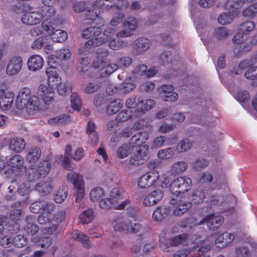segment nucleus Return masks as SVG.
<instances>
[{
  "instance_id": "f257e3e1",
  "label": "nucleus",
  "mask_w": 257,
  "mask_h": 257,
  "mask_svg": "<svg viewBox=\"0 0 257 257\" xmlns=\"http://www.w3.org/2000/svg\"><path fill=\"white\" fill-rule=\"evenodd\" d=\"M112 225L115 231L126 233H137L143 230V227L140 223L132 222L122 217L115 219Z\"/></svg>"
},
{
  "instance_id": "f03ea898",
  "label": "nucleus",
  "mask_w": 257,
  "mask_h": 257,
  "mask_svg": "<svg viewBox=\"0 0 257 257\" xmlns=\"http://www.w3.org/2000/svg\"><path fill=\"white\" fill-rule=\"evenodd\" d=\"M192 186L191 180L187 177H180L175 179L171 185V196L178 195L183 199L188 198V191Z\"/></svg>"
},
{
  "instance_id": "7ed1b4c3",
  "label": "nucleus",
  "mask_w": 257,
  "mask_h": 257,
  "mask_svg": "<svg viewBox=\"0 0 257 257\" xmlns=\"http://www.w3.org/2000/svg\"><path fill=\"white\" fill-rule=\"evenodd\" d=\"M24 164V160L21 156H13L8 161L7 170L5 171V174L8 177H16L26 170V168Z\"/></svg>"
},
{
  "instance_id": "20e7f679",
  "label": "nucleus",
  "mask_w": 257,
  "mask_h": 257,
  "mask_svg": "<svg viewBox=\"0 0 257 257\" xmlns=\"http://www.w3.org/2000/svg\"><path fill=\"white\" fill-rule=\"evenodd\" d=\"M67 180L72 183L75 188V201L77 203L82 202L84 197V184L82 176L74 172H70L67 176Z\"/></svg>"
},
{
  "instance_id": "39448f33",
  "label": "nucleus",
  "mask_w": 257,
  "mask_h": 257,
  "mask_svg": "<svg viewBox=\"0 0 257 257\" xmlns=\"http://www.w3.org/2000/svg\"><path fill=\"white\" fill-rule=\"evenodd\" d=\"M169 203L174 206L173 213L175 216H181L187 212L192 207V203L178 195L171 196Z\"/></svg>"
},
{
  "instance_id": "423d86ee",
  "label": "nucleus",
  "mask_w": 257,
  "mask_h": 257,
  "mask_svg": "<svg viewBox=\"0 0 257 257\" xmlns=\"http://www.w3.org/2000/svg\"><path fill=\"white\" fill-rule=\"evenodd\" d=\"M149 153V146L145 145L135 147V151L130 159V164L139 166L143 164L147 160Z\"/></svg>"
},
{
  "instance_id": "0eeeda50",
  "label": "nucleus",
  "mask_w": 257,
  "mask_h": 257,
  "mask_svg": "<svg viewBox=\"0 0 257 257\" xmlns=\"http://www.w3.org/2000/svg\"><path fill=\"white\" fill-rule=\"evenodd\" d=\"M23 61L21 56L15 55L10 57L8 60L6 68V74L13 76L19 74L23 67Z\"/></svg>"
},
{
  "instance_id": "6e6552de",
  "label": "nucleus",
  "mask_w": 257,
  "mask_h": 257,
  "mask_svg": "<svg viewBox=\"0 0 257 257\" xmlns=\"http://www.w3.org/2000/svg\"><path fill=\"white\" fill-rule=\"evenodd\" d=\"M115 34V30L113 28L107 27L103 31V35L104 37L94 38L86 42V46H93L97 47L101 46L106 42H108L113 38Z\"/></svg>"
},
{
  "instance_id": "1a4fd4ad",
  "label": "nucleus",
  "mask_w": 257,
  "mask_h": 257,
  "mask_svg": "<svg viewBox=\"0 0 257 257\" xmlns=\"http://www.w3.org/2000/svg\"><path fill=\"white\" fill-rule=\"evenodd\" d=\"M159 178V174L158 171H150L140 178L138 181V186L140 188H148L153 186Z\"/></svg>"
},
{
  "instance_id": "9d476101",
  "label": "nucleus",
  "mask_w": 257,
  "mask_h": 257,
  "mask_svg": "<svg viewBox=\"0 0 257 257\" xmlns=\"http://www.w3.org/2000/svg\"><path fill=\"white\" fill-rule=\"evenodd\" d=\"M37 94L46 105H50L54 101L55 92L54 89L44 84H40L38 86Z\"/></svg>"
},
{
  "instance_id": "9b49d317",
  "label": "nucleus",
  "mask_w": 257,
  "mask_h": 257,
  "mask_svg": "<svg viewBox=\"0 0 257 257\" xmlns=\"http://www.w3.org/2000/svg\"><path fill=\"white\" fill-rule=\"evenodd\" d=\"M138 104L139 107L134 111V115L136 117L142 116L146 112L154 107L156 102L152 99L143 100L141 97H138Z\"/></svg>"
},
{
  "instance_id": "f8f14e48",
  "label": "nucleus",
  "mask_w": 257,
  "mask_h": 257,
  "mask_svg": "<svg viewBox=\"0 0 257 257\" xmlns=\"http://www.w3.org/2000/svg\"><path fill=\"white\" fill-rule=\"evenodd\" d=\"M46 75L47 77V83L49 87L54 89L61 84V78L59 76L55 67H48L46 70Z\"/></svg>"
},
{
  "instance_id": "ddd939ff",
  "label": "nucleus",
  "mask_w": 257,
  "mask_h": 257,
  "mask_svg": "<svg viewBox=\"0 0 257 257\" xmlns=\"http://www.w3.org/2000/svg\"><path fill=\"white\" fill-rule=\"evenodd\" d=\"M224 218L222 216L211 214L204 218L199 222V224L206 222L209 229L214 231L217 230L222 224Z\"/></svg>"
},
{
  "instance_id": "4468645a",
  "label": "nucleus",
  "mask_w": 257,
  "mask_h": 257,
  "mask_svg": "<svg viewBox=\"0 0 257 257\" xmlns=\"http://www.w3.org/2000/svg\"><path fill=\"white\" fill-rule=\"evenodd\" d=\"M150 46V40L144 38H139L134 41L132 44L133 51L137 55L144 54L149 49Z\"/></svg>"
},
{
  "instance_id": "2eb2a0df",
  "label": "nucleus",
  "mask_w": 257,
  "mask_h": 257,
  "mask_svg": "<svg viewBox=\"0 0 257 257\" xmlns=\"http://www.w3.org/2000/svg\"><path fill=\"white\" fill-rule=\"evenodd\" d=\"M33 95L30 88L24 87L21 89L17 95L16 102V107L20 110L24 109L25 103L32 98Z\"/></svg>"
},
{
  "instance_id": "dca6fc26",
  "label": "nucleus",
  "mask_w": 257,
  "mask_h": 257,
  "mask_svg": "<svg viewBox=\"0 0 257 257\" xmlns=\"http://www.w3.org/2000/svg\"><path fill=\"white\" fill-rule=\"evenodd\" d=\"M44 17V15L39 12H29L23 15L21 20L25 25H34L41 22Z\"/></svg>"
},
{
  "instance_id": "f3484780",
  "label": "nucleus",
  "mask_w": 257,
  "mask_h": 257,
  "mask_svg": "<svg viewBox=\"0 0 257 257\" xmlns=\"http://www.w3.org/2000/svg\"><path fill=\"white\" fill-rule=\"evenodd\" d=\"M55 208V205L54 203L45 200L37 201L31 204L30 209L31 212L35 213H38L41 210H47L49 211H53Z\"/></svg>"
},
{
  "instance_id": "a211bd4d",
  "label": "nucleus",
  "mask_w": 257,
  "mask_h": 257,
  "mask_svg": "<svg viewBox=\"0 0 257 257\" xmlns=\"http://www.w3.org/2000/svg\"><path fill=\"white\" fill-rule=\"evenodd\" d=\"M109 52L107 50H98L96 52L91 66L94 69L102 68L108 62L106 58Z\"/></svg>"
},
{
  "instance_id": "6ab92c4d",
  "label": "nucleus",
  "mask_w": 257,
  "mask_h": 257,
  "mask_svg": "<svg viewBox=\"0 0 257 257\" xmlns=\"http://www.w3.org/2000/svg\"><path fill=\"white\" fill-rule=\"evenodd\" d=\"M173 86L169 84L163 85L158 88L159 93L166 101H174L178 98L177 93L173 92Z\"/></svg>"
},
{
  "instance_id": "aec40b11",
  "label": "nucleus",
  "mask_w": 257,
  "mask_h": 257,
  "mask_svg": "<svg viewBox=\"0 0 257 257\" xmlns=\"http://www.w3.org/2000/svg\"><path fill=\"white\" fill-rule=\"evenodd\" d=\"M164 196L162 190L158 189L154 190L145 196L143 204L146 206H150L157 204L161 201Z\"/></svg>"
},
{
  "instance_id": "412c9836",
  "label": "nucleus",
  "mask_w": 257,
  "mask_h": 257,
  "mask_svg": "<svg viewBox=\"0 0 257 257\" xmlns=\"http://www.w3.org/2000/svg\"><path fill=\"white\" fill-rule=\"evenodd\" d=\"M44 64L43 57L38 54L31 55L28 59L27 66L28 69L32 72L40 70Z\"/></svg>"
},
{
  "instance_id": "4be33fe9",
  "label": "nucleus",
  "mask_w": 257,
  "mask_h": 257,
  "mask_svg": "<svg viewBox=\"0 0 257 257\" xmlns=\"http://www.w3.org/2000/svg\"><path fill=\"white\" fill-rule=\"evenodd\" d=\"M235 233L225 232L218 236L215 243L217 247L223 248L232 242L235 237Z\"/></svg>"
},
{
  "instance_id": "5701e85b",
  "label": "nucleus",
  "mask_w": 257,
  "mask_h": 257,
  "mask_svg": "<svg viewBox=\"0 0 257 257\" xmlns=\"http://www.w3.org/2000/svg\"><path fill=\"white\" fill-rule=\"evenodd\" d=\"M40 101L38 96L33 95L25 103L26 112L29 114H34L39 110Z\"/></svg>"
},
{
  "instance_id": "b1692460",
  "label": "nucleus",
  "mask_w": 257,
  "mask_h": 257,
  "mask_svg": "<svg viewBox=\"0 0 257 257\" xmlns=\"http://www.w3.org/2000/svg\"><path fill=\"white\" fill-rule=\"evenodd\" d=\"M187 238V235L185 233H183L181 234H179L175 237L170 238L168 239V246L166 245L164 243H162L161 244V246L165 251H167L168 248L171 246H178L179 245L181 244L183 242L185 241ZM169 251V250H168Z\"/></svg>"
},
{
  "instance_id": "393cba45",
  "label": "nucleus",
  "mask_w": 257,
  "mask_h": 257,
  "mask_svg": "<svg viewBox=\"0 0 257 257\" xmlns=\"http://www.w3.org/2000/svg\"><path fill=\"white\" fill-rule=\"evenodd\" d=\"M95 129V124L92 121H89L86 127V133L88 136V141L92 146H95L98 143V138Z\"/></svg>"
},
{
  "instance_id": "a878e982",
  "label": "nucleus",
  "mask_w": 257,
  "mask_h": 257,
  "mask_svg": "<svg viewBox=\"0 0 257 257\" xmlns=\"http://www.w3.org/2000/svg\"><path fill=\"white\" fill-rule=\"evenodd\" d=\"M170 212V209L165 206L157 207L152 214V218L156 221H161L166 218Z\"/></svg>"
},
{
  "instance_id": "bb28decb",
  "label": "nucleus",
  "mask_w": 257,
  "mask_h": 257,
  "mask_svg": "<svg viewBox=\"0 0 257 257\" xmlns=\"http://www.w3.org/2000/svg\"><path fill=\"white\" fill-rule=\"evenodd\" d=\"M26 147V143L24 139L14 138L10 141L9 148L17 153L22 152Z\"/></svg>"
},
{
  "instance_id": "cd10ccee",
  "label": "nucleus",
  "mask_w": 257,
  "mask_h": 257,
  "mask_svg": "<svg viewBox=\"0 0 257 257\" xmlns=\"http://www.w3.org/2000/svg\"><path fill=\"white\" fill-rule=\"evenodd\" d=\"M41 151L38 147H33L27 151L26 160L30 163L36 162L40 157Z\"/></svg>"
},
{
  "instance_id": "c85d7f7f",
  "label": "nucleus",
  "mask_w": 257,
  "mask_h": 257,
  "mask_svg": "<svg viewBox=\"0 0 257 257\" xmlns=\"http://www.w3.org/2000/svg\"><path fill=\"white\" fill-rule=\"evenodd\" d=\"M54 185L52 182H40L36 186V189L42 195L50 193L53 190Z\"/></svg>"
},
{
  "instance_id": "c756f323",
  "label": "nucleus",
  "mask_w": 257,
  "mask_h": 257,
  "mask_svg": "<svg viewBox=\"0 0 257 257\" xmlns=\"http://www.w3.org/2000/svg\"><path fill=\"white\" fill-rule=\"evenodd\" d=\"M109 198L112 206H113L124 199L123 192L119 188H113L110 192Z\"/></svg>"
},
{
  "instance_id": "7c9ffc66",
  "label": "nucleus",
  "mask_w": 257,
  "mask_h": 257,
  "mask_svg": "<svg viewBox=\"0 0 257 257\" xmlns=\"http://www.w3.org/2000/svg\"><path fill=\"white\" fill-rule=\"evenodd\" d=\"M135 145L131 141L126 144L120 147L117 150V156L119 158H124L132 151L133 148H135Z\"/></svg>"
},
{
  "instance_id": "2f4dec72",
  "label": "nucleus",
  "mask_w": 257,
  "mask_h": 257,
  "mask_svg": "<svg viewBox=\"0 0 257 257\" xmlns=\"http://www.w3.org/2000/svg\"><path fill=\"white\" fill-rule=\"evenodd\" d=\"M123 102L121 99H116L109 102L106 107V112L108 114L117 113L122 107Z\"/></svg>"
},
{
  "instance_id": "473e14b6",
  "label": "nucleus",
  "mask_w": 257,
  "mask_h": 257,
  "mask_svg": "<svg viewBox=\"0 0 257 257\" xmlns=\"http://www.w3.org/2000/svg\"><path fill=\"white\" fill-rule=\"evenodd\" d=\"M12 93L9 92L5 96L3 93L0 96V107L3 110L10 109L13 101Z\"/></svg>"
},
{
  "instance_id": "72a5a7b5",
  "label": "nucleus",
  "mask_w": 257,
  "mask_h": 257,
  "mask_svg": "<svg viewBox=\"0 0 257 257\" xmlns=\"http://www.w3.org/2000/svg\"><path fill=\"white\" fill-rule=\"evenodd\" d=\"M24 229L28 234H36L38 230V226L34 223V219L31 216H27L25 219Z\"/></svg>"
},
{
  "instance_id": "f704fd0d",
  "label": "nucleus",
  "mask_w": 257,
  "mask_h": 257,
  "mask_svg": "<svg viewBox=\"0 0 257 257\" xmlns=\"http://www.w3.org/2000/svg\"><path fill=\"white\" fill-rule=\"evenodd\" d=\"M71 237L74 240L80 242L84 247H88L90 245V241L88 237L83 232L75 230L71 234Z\"/></svg>"
},
{
  "instance_id": "c9c22d12",
  "label": "nucleus",
  "mask_w": 257,
  "mask_h": 257,
  "mask_svg": "<svg viewBox=\"0 0 257 257\" xmlns=\"http://www.w3.org/2000/svg\"><path fill=\"white\" fill-rule=\"evenodd\" d=\"M56 27L55 21L52 20H45L42 23V29L50 36L57 29Z\"/></svg>"
},
{
  "instance_id": "e433bc0d",
  "label": "nucleus",
  "mask_w": 257,
  "mask_h": 257,
  "mask_svg": "<svg viewBox=\"0 0 257 257\" xmlns=\"http://www.w3.org/2000/svg\"><path fill=\"white\" fill-rule=\"evenodd\" d=\"M229 33L224 27H218L214 30L213 36L211 40L212 41L225 39L229 36Z\"/></svg>"
},
{
  "instance_id": "4c0bfd02",
  "label": "nucleus",
  "mask_w": 257,
  "mask_h": 257,
  "mask_svg": "<svg viewBox=\"0 0 257 257\" xmlns=\"http://www.w3.org/2000/svg\"><path fill=\"white\" fill-rule=\"evenodd\" d=\"M51 168V163L48 160H44L39 163L37 169L41 177H45L49 173Z\"/></svg>"
},
{
  "instance_id": "58836bf2",
  "label": "nucleus",
  "mask_w": 257,
  "mask_h": 257,
  "mask_svg": "<svg viewBox=\"0 0 257 257\" xmlns=\"http://www.w3.org/2000/svg\"><path fill=\"white\" fill-rule=\"evenodd\" d=\"M90 60L86 56L80 57L77 62L76 68L78 71L85 72L89 68Z\"/></svg>"
},
{
  "instance_id": "ea45409f",
  "label": "nucleus",
  "mask_w": 257,
  "mask_h": 257,
  "mask_svg": "<svg viewBox=\"0 0 257 257\" xmlns=\"http://www.w3.org/2000/svg\"><path fill=\"white\" fill-rule=\"evenodd\" d=\"M59 1L60 0H42L43 4L49 8L45 14L46 17H51L55 15L56 10L54 7L58 4Z\"/></svg>"
},
{
  "instance_id": "a19ab883",
  "label": "nucleus",
  "mask_w": 257,
  "mask_h": 257,
  "mask_svg": "<svg viewBox=\"0 0 257 257\" xmlns=\"http://www.w3.org/2000/svg\"><path fill=\"white\" fill-rule=\"evenodd\" d=\"M50 37L53 41L55 42L62 43L68 38L67 33L62 30L57 29Z\"/></svg>"
},
{
  "instance_id": "79ce46f5",
  "label": "nucleus",
  "mask_w": 257,
  "mask_h": 257,
  "mask_svg": "<svg viewBox=\"0 0 257 257\" xmlns=\"http://www.w3.org/2000/svg\"><path fill=\"white\" fill-rule=\"evenodd\" d=\"M101 12L98 6H95V2L94 3L92 8L88 10L85 14L86 19L90 20H95L97 18L99 19Z\"/></svg>"
},
{
  "instance_id": "37998d69",
  "label": "nucleus",
  "mask_w": 257,
  "mask_h": 257,
  "mask_svg": "<svg viewBox=\"0 0 257 257\" xmlns=\"http://www.w3.org/2000/svg\"><path fill=\"white\" fill-rule=\"evenodd\" d=\"M150 137L149 133L146 131L140 132L137 134L133 136L131 141L134 144H144L149 139Z\"/></svg>"
},
{
  "instance_id": "c03bdc74",
  "label": "nucleus",
  "mask_w": 257,
  "mask_h": 257,
  "mask_svg": "<svg viewBox=\"0 0 257 257\" xmlns=\"http://www.w3.org/2000/svg\"><path fill=\"white\" fill-rule=\"evenodd\" d=\"M188 168V164L184 161L174 163L171 167V171L174 174H180L185 171Z\"/></svg>"
},
{
  "instance_id": "a18cd8bd",
  "label": "nucleus",
  "mask_w": 257,
  "mask_h": 257,
  "mask_svg": "<svg viewBox=\"0 0 257 257\" xmlns=\"http://www.w3.org/2000/svg\"><path fill=\"white\" fill-rule=\"evenodd\" d=\"M175 149L170 147L160 150L157 154L158 157L161 160H166L172 158L175 154Z\"/></svg>"
},
{
  "instance_id": "49530a36",
  "label": "nucleus",
  "mask_w": 257,
  "mask_h": 257,
  "mask_svg": "<svg viewBox=\"0 0 257 257\" xmlns=\"http://www.w3.org/2000/svg\"><path fill=\"white\" fill-rule=\"evenodd\" d=\"M108 47L112 50H119L124 47L126 45L125 42L119 39H116L114 37L110 39L108 42Z\"/></svg>"
},
{
  "instance_id": "de8ad7c7",
  "label": "nucleus",
  "mask_w": 257,
  "mask_h": 257,
  "mask_svg": "<svg viewBox=\"0 0 257 257\" xmlns=\"http://www.w3.org/2000/svg\"><path fill=\"white\" fill-rule=\"evenodd\" d=\"M70 103L72 108L77 112L79 111L81 107V100L78 94L75 92L70 95Z\"/></svg>"
},
{
  "instance_id": "09e8293b",
  "label": "nucleus",
  "mask_w": 257,
  "mask_h": 257,
  "mask_svg": "<svg viewBox=\"0 0 257 257\" xmlns=\"http://www.w3.org/2000/svg\"><path fill=\"white\" fill-rule=\"evenodd\" d=\"M236 15L235 12H228L221 14L218 18V21L219 23L221 25H226L230 23L234 16Z\"/></svg>"
},
{
  "instance_id": "8fccbe9b",
  "label": "nucleus",
  "mask_w": 257,
  "mask_h": 257,
  "mask_svg": "<svg viewBox=\"0 0 257 257\" xmlns=\"http://www.w3.org/2000/svg\"><path fill=\"white\" fill-rule=\"evenodd\" d=\"M105 193L102 188L97 187L93 188L89 194V197L91 200L98 201L104 196Z\"/></svg>"
},
{
  "instance_id": "3c124183",
  "label": "nucleus",
  "mask_w": 257,
  "mask_h": 257,
  "mask_svg": "<svg viewBox=\"0 0 257 257\" xmlns=\"http://www.w3.org/2000/svg\"><path fill=\"white\" fill-rule=\"evenodd\" d=\"M175 56H172L171 51H166L163 52L159 56V62L162 65H165L175 60Z\"/></svg>"
},
{
  "instance_id": "603ef678",
  "label": "nucleus",
  "mask_w": 257,
  "mask_h": 257,
  "mask_svg": "<svg viewBox=\"0 0 257 257\" xmlns=\"http://www.w3.org/2000/svg\"><path fill=\"white\" fill-rule=\"evenodd\" d=\"M79 220L82 224H88L93 219V211L91 209L84 211L79 216Z\"/></svg>"
},
{
  "instance_id": "864d4df0",
  "label": "nucleus",
  "mask_w": 257,
  "mask_h": 257,
  "mask_svg": "<svg viewBox=\"0 0 257 257\" xmlns=\"http://www.w3.org/2000/svg\"><path fill=\"white\" fill-rule=\"evenodd\" d=\"M26 176L27 180L30 182L36 181L41 177L37 169H35L32 167H29L27 169Z\"/></svg>"
},
{
  "instance_id": "5fc2aeb1",
  "label": "nucleus",
  "mask_w": 257,
  "mask_h": 257,
  "mask_svg": "<svg viewBox=\"0 0 257 257\" xmlns=\"http://www.w3.org/2000/svg\"><path fill=\"white\" fill-rule=\"evenodd\" d=\"M118 69V65L115 63H107L101 68V74L104 76L110 75Z\"/></svg>"
},
{
  "instance_id": "6e6d98bb",
  "label": "nucleus",
  "mask_w": 257,
  "mask_h": 257,
  "mask_svg": "<svg viewBox=\"0 0 257 257\" xmlns=\"http://www.w3.org/2000/svg\"><path fill=\"white\" fill-rule=\"evenodd\" d=\"M68 195V188L64 187L57 191L54 196V200L57 203L63 202Z\"/></svg>"
},
{
  "instance_id": "4d7b16f0",
  "label": "nucleus",
  "mask_w": 257,
  "mask_h": 257,
  "mask_svg": "<svg viewBox=\"0 0 257 257\" xmlns=\"http://www.w3.org/2000/svg\"><path fill=\"white\" fill-rule=\"evenodd\" d=\"M95 6H98L99 9H109L114 7H119L118 4H113L110 0H98L95 2Z\"/></svg>"
},
{
  "instance_id": "13d9d810",
  "label": "nucleus",
  "mask_w": 257,
  "mask_h": 257,
  "mask_svg": "<svg viewBox=\"0 0 257 257\" xmlns=\"http://www.w3.org/2000/svg\"><path fill=\"white\" fill-rule=\"evenodd\" d=\"M138 26V21L136 18L133 17L128 18L123 23V27L125 29H127L132 32L134 31Z\"/></svg>"
},
{
  "instance_id": "bf43d9fd",
  "label": "nucleus",
  "mask_w": 257,
  "mask_h": 257,
  "mask_svg": "<svg viewBox=\"0 0 257 257\" xmlns=\"http://www.w3.org/2000/svg\"><path fill=\"white\" fill-rule=\"evenodd\" d=\"M52 212L44 210L38 218V222L40 224H47L51 222L52 219L51 213Z\"/></svg>"
},
{
  "instance_id": "052dcab7",
  "label": "nucleus",
  "mask_w": 257,
  "mask_h": 257,
  "mask_svg": "<svg viewBox=\"0 0 257 257\" xmlns=\"http://www.w3.org/2000/svg\"><path fill=\"white\" fill-rule=\"evenodd\" d=\"M134 117H136L134 115V112L133 113H132V110H123L117 114L116 120L118 121H124Z\"/></svg>"
},
{
  "instance_id": "680f3d73",
  "label": "nucleus",
  "mask_w": 257,
  "mask_h": 257,
  "mask_svg": "<svg viewBox=\"0 0 257 257\" xmlns=\"http://www.w3.org/2000/svg\"><path fill=\"white\" fill-rule=\"evenodd\" d=\"M57 58L60 60H69L71 56V53L68 48H63L60 49L56 52Z\"/></svg>"
},
{
  "instance_id": "e2e57ef3",
  "label": "nucleus",
  "mask_w": 257,
  "mask_h": 257,
  "mask_svg": "<svg viewBox=\"0 0 257 257\" xmlns=\"http://www.w3.org/2000/svg\"><path fill=\"white\" fill-rule=\"evenodd\" d=\"M193 142L188 139H184L177 145V150L181 152L189 150L192 146Z\"/></svg>"
},
{
  "instance_id": "0e129e2a",
  "label": "nucleus",
  "mask_w": 257,
  "mask_h": 257,
  "mask_svg": "<svg viewBox=\"0 0 257 257\" xmlns=\"http://www.w3.org/2000/svg\"><path fill=\"white\" fill-rule=\"evenodd\" d=\"M255 27V24L253 22L251 21H246L243 23L240 26L239 30L241 32L247 34L252 31Z\"/></svg>"
},
{
  "instance_id": "69168bd1",
  "label": "nucleus",
  "mask_w": 257,
  "mask_h": 257,
  "mask_svg": "<svg viewBox=\"0 0 257 257\" xmlns=\"http://www.w3.org/2000/svg\"><path fill=\"white\" fill-rule=\"evenodd\" d=\"M130 80H124L119 88H120V93H127L133 90L136 87V85L130 82Z\"/></svg>"
},
{
  "instance_id": "338daca9",
  "label": "nucleus",
  "mask_w": 257,
  "mask_h": 257,
  "mask_svg": "<svg viewBox=\"0 0 257 257\" xmlns=\"http://www.w3.org/2000/svg\"><path fill=\"white\" fill-rule=\"evenodd\" d=\"M58 94L62 96H65L71 90L72 87L70 84L68 83H62L57 88Z\"/></svg>"
},
{
  "instance_id": "774afa93",
  "label": "nucleus",
  "mask_w": 257,
  "mask_h": 257,
  "mask_svg": "<svg viewBox=\"0 0 257 257\" xmlns=\"http://www.w3.org/2000/svg\"><path fill=\"white\" fill-rule=\"evenodd\" d=\"M27 239L23 235H18L13 239V244L17 247H22L27 243Z\"/></svg>"
}]
</instances>
